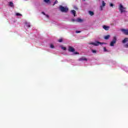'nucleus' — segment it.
I'll return each mask as SVG.
<instances>
[{
	"label": "nucleus",
	"mask_w": 128,
	"mask_h": 128,
	"mask_svg": "<svg viewBox=\"0 0 128 128\" xmlns=\"http://www.w3.org/2000/svg\"><path fill=\"white\" fill-rule=\"evenodd\" d=\"M88 14H90V16H92L94 14V12H92L91 10L88 11Z\"/></svg>",
	"instance_id": "obj_11"
},
{
	"label": "nucleus",
	"mask_w": 128,
	"mask_h": 128,
	"mask_svg": "<svg viewBox=\"0 0 128 128\" xmlns=\"http://www.w3.org/2000/svg\"><path fill=\"white\" fill-rule=\"evenodd\" d=\"M110 38V35H107V36H106L104 37V40H108Z\"/></svg>",
	"instance_id": "obj_10"
},
{
	"label": "nucleus",
	"mask_w": 128,
	"mask_h": 128,
	"mask_svg": "<svg viewBox=\"0 0 128 128\" xmlns=\"http://www.w3.org/2000/svg\"><path fill=\"white\" fill-rule=\"evenodd\" d=\"M116 37L114 36L113 38V40L110 43V46H114V44H116Z\"/></svg>",
	"instance_id": "obj_4"
},
{
	"label": "nucleus",
	"mask_w": 128,
	"mask_h": 128,
	"mask_svg": "<svg viewBox=\"0 0 128 128\" xmlns=\"http://www.w3.org/2000/svg\"><path fill=\"white\" fill-rule=\"evenodd\" d=\"M62 38H60L58 40V42H62Z\"/></svg>",
	"instance_id": "obj_19"
},
{
	"label": "nucleus",
	"mask_w": 128,
	"mask_h": 128,
	"mask_svg": "<svg viewBox=\"0 0 128 128\" xmlns=\"http://www.w3.org/2000/svg\"><path fill=\"white\" fill-rule=\"evenodd\" d=\"M88 44H92V46H98L100 44L102 46V44H106V42H100L98 41H96L95 42H90L88 43Z\"/></svg>",
	"instance_id": "obj_1"
},
{
	"label": "nucleus",
	"mask_w": 128,
	"mask_h": 128,
	"mask_svg": "<svg viewBox=\"0 0 128 128\" xmlns=\"http://www.w3.org/2000/svg\"><path fill=\"white\" fill-rule=\"evenodd\" d=\"M50 48H54V44H51L50 46Z\"/></svg>",
	"instance_id": "obj_17"
},
{
	"label": "nucleus",
	"mask_w": 128,
	"mask_h": 128,
	"mask_svg": "<svg viewBox=\"0 0 128 128\" xmlns=\"http://www.w3.org/2000/svg\"><path fill=\"white\" fill-rule=\"evenodd\" d=\"M74 54H80V53L78 52H75Z\"/></svg>",
	"instance_id": "obj_26"
},
{
	"label": "nucleus",
	"mask_w": 128,
	"mask_h": 128,
	"mask_svg": "<svg viewBox=\"0 0 128 128\" xmlns=\"http://www.w3.org/2000/svg\"><path fill=\"white\" fill-rule=\"evenodd\" d=\"M71 12L72 14H73V16H76V10H72L71 11Z\"/></svg>",
	"instance_id": "obj_13"
},
{
	"label": "nucleus",
	"mask_w": 128,
	"mask_h": 128,
	"mask_svg": "<svg viewBox=\"0 0 128 128\" xmlns=\"http://www.w3.org/2000/svg\"><path fill=\"white\" fill-rule=\"evenodd\" d=\"M103 28L105 30H110V26L104 25L103 26Z\"/></svg>",
	"instance_id": "obj_8"
},
{
	"label": "nucleus",
	"mask_w": 128,
	"mask_h": 128,
	"mask_svg": "<svg viewBox=\"0 0 128 128\" xmlns=\"http://www.w3.org/2000/svg\"><path fill=\"white\" fill-rule=\"evenodd\" d=\"M58 0H55V2H54L53 6H54V4H58Z\"/></svg>",
	"instance_id": "obj_18"
},
{
	"label": "nucleus",
	"mask_w": 128,
	"mask_h": 128,
	"mask_svg": "<svg viewBox=\"0 0 128 128\" xmlns=\"http://www.w3.org/2000/svg\"><path fill=\"white\" fill-rule=\"evenodd\" d=\"M26 26H28V28H30V24L29 23H26Z\"/></svg>",
	"instance_id": "obj_16"
},
{
	"label": "nucleus",
	"mask_w": 128,
	"mask_h": 128,
	"mask_svg": "<svg viewBox=\"0 0 128 128\" xmlns=\"http://www.w3.org/2000/svg\"><path fill=\"white\" fill-rule=\"evenodd\" d=\"M16 16H22V14H20V13H16Z\"/></svg>",
	"instance_id": "obj_22"
},
{
	"label": "nucleus",
	"mask_w": 128,
	"mask_h": 128,
	"mask_svg": "<svg viewBox=\"0 0 128 128\" xmlns=\"http://www.w3.org/2000/svg\"><path fill=\"white\" fill-rule=\"evenodd\" d=\"M76 22H82V20L81 18H78L76 20Z\"/></svg>",
	"instance_id": "obj_12"
},
{
	"label": "nucleus",
	"mask_w": 128,
	"mask_h": 128,
	"mask_svg": "<svg viewBox=\"0 0 128 128\" xmlns=\"http://www.w3.org/2000/svg\"><path fill=\"white\" fill-rule=\"evenodd\" d=\"M44 2H50V0H44Z\"/></svg>",
	"instance_id": "obj_25"
},
{
	"label": "nucleus",
	"mask_w": 128,
	"mask_h": 128,
	"mask_svg": "<svg viewBox=\"0 0 128 128\" xmlns=\"http://www.w3.org/2000/svg\"><path fill=\"white\" fill-rule=\"evenodd\" d=\"M46 18H48L49 17L48 15H46Z\"/></svg>",
	"instance_id": "obj_30"
},
{
	"label": "nucleus",
	"mask_w": 128,
	"mask_h": 128,
	"mask_svg": "<svg viewBox=\"0 0 128 128\" xmlns=\"http://www.w3.org/2000/svg\"><path fill=\"white\" fill-rule=\"evenodd\" d=\"M9 6H12V7L14 6V3L12 2H10Z\"/></svg>",
	"instance_id": "obj_14"
},
{
	"label": "nucleus",
	"mask_w": 128,
	"mask_h": 128,
	"mask_svg": "<svg viewBox=\"0 0 128 128\" xmlns=\"http://www.w3.org/2000/svg\"><path fill=\"white\" fill-rule=\"evenodd\" d=\"M92 52H93V54H96V50H92Z\"/></svg>",
	"instance_id": "obj_20"
},
{
	"label": "nucleus",
	"mask_w": 128,
	"mask_h": 128,
	"mask_svg": "<svg viewBox=\"0 0 128 128\" xmlns=\"http://www.w3.org/2000/svg\"><path fill=\"white\" fill-rule=\"evenodd\" d=\"M68 50L69 52H74V50H74V48L70 46H69Z\"/></svg>",
	"instance_id": "obj_6"
},
{
	"label": "nucleus",
	"mask_w": 128,
	"mask_h": 128,
	"mask_svg": "<svg viewBox=\"0 0 128 128\" xmlns=\"http://www.w3.org/2000/svg\"><path fill=\"white\" fill-rule=\"evenodd\" d=\"M74 10H78V7L76 6H74Z\"/></svg>",
	"instance_id": "obj_27"
},
{
	"label": "nucleus",
	"mask_w": 128,
	"mask_h": 128,
	"mask_svg": "<svg viewBox=\"0 0 128 128\" xmlns=\"http://www.w3.org/2000/svg\"><path fill=\"white\" fill-rule=\"evenodd\" d=\"M62 48L64 50H66V47H62Z\"/></svg>",
	"instance_id": "obj_21"
},
{
	"label": "nucleus",
	"mask_w": 128,
	"mask_h": 128,
	"mask_svg": "<svg viewBox=\"0 0 128 128\" xmlns=\"http://www.w3.org/2000/svg\"><path fill=\"white\" fill-rule=\"evenodd\" d=\"M119 10L120 11L121 14H122V12H126V10H126V8L124 7L122 4H120L119 6Z\"/></svg>",
	"instance_id": "obj_3"
},
{
	"label": "nucleus",
	"mask_w": 128,
	"mask_h": 128,
	"mask_svg": "<svg viewBox=\"0 0 128 128\" xmlns=\"http://www.w3.org/2000/svg\"><path fill=\"white\" fill-rule=\"evenodd\" d=\"M102 6H106V2L104 0L102 2Z\"/></svg>",
	"instance_id": "obj_15"
},
{
	"label": "nucleus",
	"mask_w": 128,
	"mask_h": 128,
	"mask_svg": "<svg viewBox=\"0 0 128 128\" xmlns=\"http://www.w3.org/2000/svg\"><path fill=\"white\" fill-rule=\"evenodd\" d=\"M104 52H108V50H106V47L104 48Z\"/></svg>",
	"instance_id": "obj_23"
},
{
	"label": "nucleus",
	"mask_w": 128,
	"mask_h": 128,
	"mask_svg": "<svg viewBox=\"0 0 128 128\" xmlns=\"http://www.w3.org/2000/svg\"><path fill=\"white\" fill-rule=\"evenodd\" d=\"M122 32L126 35L128 34V30H126V29H122Z\"/></svg>",
	"instance_id": "obj_7"
},
{
	"label": "nucleus",
	"mask_w": 128,
	"mask_h": 128,
	"mask_svg": "<svg viewBox=\"0 0 128 128\" xmlns=\"http://www.w3.org/2000/svg\"><path fill=\"white\" fill-rule=\"evenodd\" d=\"M80 31H78V30L76 31V34H80Z\"/></svg>",
	"instance_id": "obj_24"
},
{
	"label": "nucleus",
	"mask_w": 128,
	"mask_h": 128,
	"mask_svg": "<svg viewBox=\"0 0 128 128\" xmlns=\"http://www.w3.org/2000/svg\"><path fill=\"white\" fill-rule=\"evenodd\" d=\"M59 8L62 12H68V8L66 7L60 6Z\"/></svg>",
	"instance_id": "obj_2"
},
{
	"label": "nucleus",
	"mask_w": 128,
	"mask_h": 128,
	"mask_svg": "<svg viewBox=\"0 0 128 128\" xmlns=\"http://www.w3.org/2000/svg\"><path fill=\"white\" fill-rule=\"evenodd\" d=\"M82 2H86V0H82Z\"/></svg>",
	"instance_id": "obj_31"
},
{
	"label": "nucleus",
	"mask_w": 128,
	"mask_h": 128,
	"mask_svg": "<svg viewBox=\"0 0 128 128\" xmlns=\"http://www.w3.org/2000/svg\"><path fill=\"white\" fill-rule=\"evenodd\" d=\"M42 14H44V16L46 15V13H44V12H42Z\"/></svg>",
	"instance_id": "obj_29"
},
{
	"label": "nucleus",
	"mask_w": 128,
	"mask_h": 128,
	"mask_svg": "<svg viewBox=\"0 0 128 128\" xmlns=\"http://www.w3.org/2000/svg\"><path fill=\"white\" fill-rule=\"evenodd\" d=\"M79 62H82V60H86V62L88 59L86 58H81L78 60Z\"/></svg>",
	"instance_id": "obj_9"
},
{
	"label": "nucleus",
	"mask_w": 128,
	"mask_h": 128,
	"mask_svg": "<svg viewBox=\"0 0 128 128\" xmlns=\"http://www.w3.org/2000/svg\"><path fill=\"white\" fill-rule=\"evenodd\" d=\"M122 42L123 44H126V42H127L126 44L124 45L125 48H128V38H124V40H122Z\"/></svg>",
	"instance_id": "obj_5"
},
{
	"label": "nucleus",
	"mask_w": 128,
	"mask_h": 128,
	"mask_svg": "<svg viewBox=\"0 0 128 128\" xmlns=\"http://www.w3.org/2000/svg\"><path fill=\"white\" fill-rule=\"evenodd\" d=\"M110 6H114V4H110Z\"/></svg>",
	"instance_id": "obj_28"
}]
</instances>
